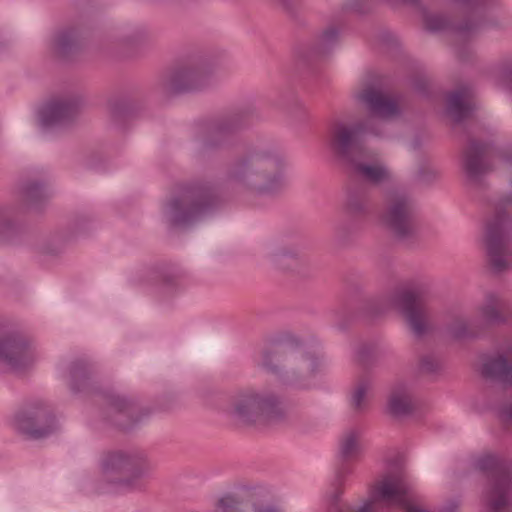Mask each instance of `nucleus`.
I'll return each instance as SVG.
<instances>
[{
    "label": "nucleus",
    "instance_id": "aec40b11",
    "mask_svg": "<svg viewBox=\"0 0 512 512\" xmlns=\"http://www.w3.org/2000/svg\"><path fill=\"white\" fill-rule=\"evenodd\" d=\"M388 409L395 416L406 415L413 409V398L406 386L392 389L388 400Z\"/></svg>",
    "mask_w": 512,
    "mask_h": 512
},
{
    "label": "nucleus",
    "instance_id": "c85d7f7f",
    "mask_svg": "<svg viewBox=\"0 0 512 512\" xmlns=\"http://www.w3.org/2000/svg\"><path fill=\"white\" fill-rule=\"evenodd\" d=\"M367 209V204L364 201L357 200L355 198L349 199L347 205H346V211L349 215H357L365 213Z\"/></svg>",
    "mask_w": 512,
    "mask_h": 512
},
{
    "label": "nucleus",
    "instance_id": "4c0bfd02",
    "mask_svg": "<svg viewBox=\"0 0 512 512\" xmlns=\"http://www.w3.org/2000/svg\"><path fill=\"white\" fill-rule=\"evenodd\" d=\"M34 193H38V188L37 187H32L30 188L28 191H27V195L28 197L32 198Z\"/></svg>",
    "mask_w": 512,
    "mask_h": 512
},
{
    "label": "nucleus",
    "instance_id": "58836bf2",
    "mask_svg": "<svg viewBox=\"0 0 512 512\" xmlns=\"http://www.w3.org/2000/svg\"><path fill=\"white\" fill-rule=\"evenodd\" d=\"M431 173H432L434 176H436V175H437V171H435V170H433V169L431 170Z\"/></svg>",
    "mask_w": 512,
    "mask_h": 512
},
{
    "label": "nucleus",
    "instance_id": "5701e85b",
    "mask_svg": "<svg viewBox=\"0 0 512 512\" xmlns=\"http://www.w3.org/2000/svg\"><path fill=\"white\" fill-rule=\"evenodd\" d=\"M360 433L356 429L346 431L340 442V451L343 457L350 458L360 451Z\"/></svg>",
    "mask_w": 512,
    "mask_h": 512
},
{
    "label": "nucleus",
    "instance_id": "7ed1b4c3",
    "mask_svg": "<svg viewBox=\"0 0 512 512\" xmlns=\"http://www.w3.org/2000/svg\"><path fill=\"white\" fill-rule=\"evenodd\" d=\"M389 506H397L405 512H428L416 503L411 485L401 469L384 474L372 487L369 500L349 512H381Z\"/></svg>",
    "mask_w": 512,
    "mask_h": 512
},
{
    "label": "nucleus",
    "instance_id": "6ab92c4d",
    "mask_svg": "<svg viewBox=\"0 0 512 512\" xmlns=\"http://www.w3.org/2000/svg\"><path fill=\"white\" fill-rule=\"evenodd\" d=\"M487 148L478 143H471L465 155L464 167L470 178L476 179L490 170L486 163Z\"/></svg>",
    "mask_w": 512,
    "mask_h": 512
},
{
    "label": "nucleus",
    "instance_id": "9b49d317",
    "mask_svg": "<svg viewBox=\"0 0 512 512\" xmlns=\"http://www.w3.org/2000/svg\"><path fill=\"white\" fill-rule=\"evenodd\" d=\"M510 313L509 301L496 292L486 293L483 301L477 307L478 320L483 327L505 323Z\"/></svg>",
    "mask_w": 512,
    "mask_h": 512
},
{
    "label": "nucleus",
    "instance_id": "a211bd4d",
    "mask_svg": "<svg viewBox=\"0 0 512 512\" xmlns=\"http://www.w3.org/2000/svg\"><path fill=\"white\" fill-rule=\"evenodd\" d=\"M78 112L75 101H56L47 104L41 112V121L45 126L63 124L71 120Z\"/></svg>",
    "mask_w": 512,
    "mask_h": 512
},
{
    "label": "nucleus",
    "instance_id": "20e7f679",
    "mask_svg": "<svg viewBox=\"0 0 512 512\" xmlns=\"http://www.w3.org/2000/svg\"><path fill=\"white\" fill-rule=\"evenodd\" d=\"M226 414L241 425L266 426L279 420L283 410L275 396L246 390L231 398Z\"/></svg>",
    "mask_w": 512,
    "mask_h": 512
},
{
    "label": "nucleus",
    "instance_id": "473e14b6",
    "mask_svg": "<svg viewBox=\"0 0 512 512\" xmlns=\"http://www.w3.org/2000/svg\"><path fill=\"white\" fill-rule=\"evenodd\" d=\"M72 378H77L78 376H84V368L82 364H75L71 369Z\"/></svg>",
    "mask_w": 512,
    "mask_h": 512
},
{
    "label": "nucleus",
    "instance_id": "f704fd0d",
    "mask_svg": "<svg viewBox=\"0 0 512 512\" xmlns=\"http://www.w3.org/2000/svg\"><path fill=\"white\" fill-rule=\"evenodd\" d=\"M502 80L504 85L512 88V71L503 74Z\"/></svg>",
    "mask_w": 512,
    "mask_h": 512
},
{
    "label": "nucleus",
    "instance_id": "bb28decb",
    "mask_svg": "<svg viewBox=\"0 0 512 512\" xmlns=\"http://www.w3.org/2000/svg\"><path fill=\"white\" fill-rule=\"evenodd\" d=\"M298 258V253L294 250L283 249L275 255V261L282 267L290 265L289 260L295 261Z\"/></svg>",
    "mask_w": 512,
    "mask_h": 512
},
{
    "label": "nucleus",
    "instance_id": "6e6552de",
    "mask_svg": "<svg viewBox=\"0 0 512 512\" xmlns=\"http://www.w3.org/2000/svg\"><path fill=\"white\" fill-rule=\"evenodd\" d=\"M206 190L192 187L173 198L166 207V215L173 225H182L196 219L208 206Z\"/></svg>",
    "mask_w": 512,
    "mask_h": 512
},
{
    "label": "nucleus",
    "instance_id": "2f4dec72",
    "mask_svg": "<svg viewBox=\"0 0 512 512\" xmlns=\"http://www.w3.org/2000/svg\"><path fill=\"white\" fill-rule=\"evenodd\" d=\"M251 512H277L271 505L258 504L254 505Z\"/></svg>",
    "mask_w": 512,
    "mask_h": 512
},
{
    "label": "nucleus",
    "instance_id": "a878e982",
    "mask_svg": "<svg viewBox=\"0 0 512 512\" xmlns=\"http://www.w3.org/2000/svg\"><path fill=\"white\" fill-rule=\"evenodd\" d=\"M370 387L368 381L359 382L352 393V405L355 409H361L365 402V396Z\"/></svg>",
    "mask_w": 512,
    "mask_h": 512
},
{
    "label": "nucleus",
    "instance_id": "393cba45",
    "mask_svg": "<svg viewBox=\"0 0 512 512\" xmlns=\"http://www.w3.org/2000/svg\"><path fill=\"white\" fill-rule=\"evenodd\" d=\"M242 502L234 495H224L218 498L213 506V512H240Z\"/></svg>",
    "mask_w": 512,
    "mask_h": 512
},
{
    "label": "nucleus",
    "instance_id": "f3484780",
    "mask_svg": "<svg viewBox=\"0 0 512 512\" xmlns=\"http://www.w3.org/2000/svg\"><path fill=\"white\" fill-rule=\"evenodd\" d=\"M282 361L297 365L302 370L309 372H313L316 367L314 358L304 357L299 351H269L262 355V365L270 370H274L276 365Z\"/></svg>",
    "mask_w": 512,
    "mask_h": 512
},
{
    "label": "nucleus",
    "instance_id": "0eeeda50",
    "mask_svg": "<svg viewBox=\"0 0 512 512\" xmlns=\"http://www.w3.org/2000/svg\"><path fill=\"white\" fill-rule=\"evenodd\" d=\"M510 222L508 214L497 213L486 225L485 243L490 264L496 272L507 269L512 262V238L505 237Z\"/></svg>",
    "mask_w": 512,
    "mask_h": 512
},
{
    "label": "nucleus",
    "instance_id": "f8f14e48",
    "mask_svg": "<svg viewBox=\"0 0 512 512\" xmlns=\"http://www.w3.org/2000/svg\"><path fill=\"white\" fill-rule=\"evenodd\" d=\"M398 306L416 335H422L427 331L429 327L428 313L420 296L405 292L399 297Z\"/></svg>",
    "mask_w": 512,
    "mask_h": 512
},
{
    "label": "nucleus",
    "instance_id": "cd10ccee",
    "mask_svg": "<svg viewBox=\"0 0 512 512\" xmlns=\"http://www.w3.org/2000/svg\"><path fill=\"white\" fill-rule=\"evenodd\" d=\"M72 41H73V37L70 32H66V31L60 32L55 36V38L53 40V45H54L55 49H57L59 51H63L68 46H70Z\"/></svg>",
    "mask_w": 512,
    "mask_h": 512
},
{
    "label": "nucleus",
    "instance_id": "f257e3e1",
    "mask_svg": "<svg viewBox=\"0 0 512 512\" xmlns=\"http://www.w3.org/2000/svg\"><path fill=\"white\" fill-rule=\"evenodd\" d=\"M231 179L259 193L274 194L287 185L282 159L270 153H256L238 161Z\"/></svg>",
    "mask_w": 512,
    "mask_h": 512
},
{
    "label": "nucleus",
    "instance_id": "39448f33",
    "mask_svg": "<svg viewBox=\"0 0 512 512\" xmlns=\"http://www.w3.org/2000/svg\"><path fill=\"white\" fill-rule=\"evenodd\" d=\"M476 466L489 474V482L483 493V503L489 512L512 511V502L509 498L512 488V465L486 454L477 459Z\"/></svg>",
    "mask_w": 512,
    "mask_h": 512
},
{
    "label": "nucleus",
    "instance_id": "9d476101",
    "mask_svg": "<svg viewBox=\"0 0 512 512\" xmlns=\"http://www.w3.org/2000/svg\"><path fill=\"white\" fill-rule=\"evenodd\" d=\"M383 224L400 238L407 237L414 231L412 208L407 199H392L382 215Z\"/></svg>",
    "mask_w": 512,
    "mask_h": 512
},
{
    "label": "nucleus",
    "instance_id": "2eb2a0df",
    "mask_svg": "<svg viewBox=\"0 0 512 512\" xmlns=\"http://www.w3.org/2000/svg\"><path fill=\"white\" fill-rule=\"evenodd\" d=\"M348 164L358 176L374 184L387 182L391 178L389 170L376 161L373 153L366 149L361 156L355 157V161H350Z\"/></svg>",
    "mask_w": 512,
    "mask_h": 512
},
{
    "label": "nucleus",
    "instance_id": "dca6fc26",
    "mask_svg": "<svg viewBox=\"0 0 512 512\" xmlns=\"http://www.w3.org/2000/svg\"><path fill=\"white\" fill-rule=\"evenodd\" d=\"M357 99L369 110L382 118H390L398 114L397 103L387 95L374 88H366L357 94Z\"/></svg>",
    "mask_w": 512,
    "mask_h": 512
},
{
    "label": "nucleus",
    "instance_id": "423d86ee",
    "mask_svg": "<svg viewBox=\"0 0 512 512\" xmlns=\"http://www.w3.org/2000/svg\"><path fill=\"white\" fill-rule=\"evenodd\" d=\"M365 126L361 122L351 123L344 119H334L328 127L327 145L330 151L345 163L355 161L365 148L360 136Z\"/></svg>",
    "mask_w": 512,
    "mask_h": 512
},
{
    "label": "nucleus",
    "instance_id": "4468645a",
    "mask_svg": "<svg viewBox=\"0 0 512 512\" xmlns=\"http://www.w3.org/2000/svg\"><path fill=\"white\" fill-rule=\"evenodd\" d=\"M481 374L512 386V348H504L495 355L486 357L481 365Z\"/></svg>",
    "mask_w": 512,
    "mask_h": 512
},
{
    "label": "nucleus",
    "instance_id": "ddd939ff",
    "mask_svg": "<svg viewBox=\"0 0 512 512\" xmlns=\"http://www.w3.org/2000/svg\"><path fill=\"white\" fill-rule=\"evenodd\" d=\"M14 426L27 436L39 439L54 430V421L44 410L18 414L14 418Z\"/></svg>",
    "mask_w": 512,
    "mask_h": 512
},
{
    "label": "nucleus",
    "instance_id": "7c9ffc66",
    "mask_svg": "<svg viewBox=\"0 0 512 512\" xmlns=\"http://www.w3.org/2000/svg\"><path fill=\"white\" fill-rule=\"evenodd\" d=\"M500 416L505 423L512 424V402L502 408Z\"/></svg>",
    "mask_w": 512,
    "mask_h": 512
},
{
    "label": "nucleus",
    "instance_id": "c756f323",
    "mask_svg": "<svg viewBox=\"0 0 512 512\" xmlns=\"http://www.w3.org/2000/svg\"><path fill=\"white\" fill-rule=\"evenodd\" d=\"M496 158L504 168L512 169V147L500 151Z\"/></svg>",
    "mask_w": 512,
    "mask_h": 512
},
{
    "label": "nucleus",
    "instance_id": "72a5a7b5",
    "mask_svg": "<svg viewBox=\"0 0 512 512\" xmlns=\"http://www.w3.org/2000/svg\"><path fill=\"white\" fill-rule=\"evenodd\" d=\"M439 19L436 17L429 18L427 21L428 27L432 30L442 28V25L438 23Z\"/></svg>",
    "mask_w": 512,
    "mask_h": 512
},
{
    "label": "nucleus",
    "instance_id": "1a4fd4ad",
    "mask_svg": "<svg viewBox=\"0 0 512 512\" xmlns=\"http://www.w3.org/2000/svg\"><path fill=\"white\" fill-rule=\"evenodd\" d=\"M38 359L35 348L19 336L0 337V363L10 370L23 371Z\"/></svg>",
    "mask_w": 512,
    "mask_h": 512
},
{
    "label": "nucleus",
    "instance_id": "f03ea898",
    "mask_svg": "<svg viewBox=\"0 0 512 512\" xmlns=\"http://www.w3.org/2000/svg\"><path fill=\"white\" fill-rule=\"evenodd\" d=\"M102 477L125 490H141L146 486L153 465L141 452L115 450L100 459Z\"/></svg>",
    "mask_w": 512,
    "mask_h": 512
},
{
    "label": "nucleus",
    "instance_id": "e433bc0d",
    "mask_svg": "<svg viewBox=\"0 0 512 512\" xmlns=\"http://www.w3.org/2000/svg\"><path fill=\"white\" fill-rule=\"evenodd\" d=\"M335 31L333 30H330V31H326L325 34H324V37L329 40V39H332L335 37Z\"/></svg>",
    "mask_w": 512,
    "mask_h": 512
},
{
    "label": "nucleus",
    "instance_id": "b1692460",
    "mask_svg": "<svg viewBox=\"0 0 512 512\" xmlns=\"http://www.w3.org/2000/svg\"><path fill=\"white\" fill-rule=\"evenodd\" d=\"M201 76L197 71H185L176 75L173 81L175 90H190L198 87Z\"/></svg>",
    "mask_w": 512,
    "mask_h": 512
},
{
    "label": "nucleus",
    "instance_id": "c9c22d12",
    "mask_svg": "<svg viewBox=\"0 0 512 512\" xmlns=\"http://www.w3.org/2000/svg\"><path fill=\"white\" fill-rule=\"evenodd\" d=\"M422 369L425 371H432L434 369L433 365H430L427 361L422 362Z\"/></svg>",
    "mask_w": 512,
    "mask_h": 512
},
{
    "label": "nucleus",
    "instance_id": "4be33fe9",
    "mask_svg": "<svg viewBox=\"0 0 512 512\" xmlns=\"http://www.w3.org/2000/svg\"><path fill=\"white\" fill-rule=\"evenodd\" d=\"M448 331L454 338L463 339L476 336L479 327L467 319L457 316L448 324Z\"/></svg>",
    "mask_w": 512,
    "mask_h": 512
},
{
    "label": "nucleus",
    "instance_id": "412c9836",
    "mask_svg": "<svg viewBox=\"0 0 512 512\" xmlns=\"http://www.w3.org/2000/svg\"><path fill=\"white\" fill-rule=\"evenodd\" d=\"M467 89L452 93L448 99V112L456 121L464 119L474 108Z\"/></svg>",
    "mask_w": 512,
    "mask_h": 512
}]
</instances>
